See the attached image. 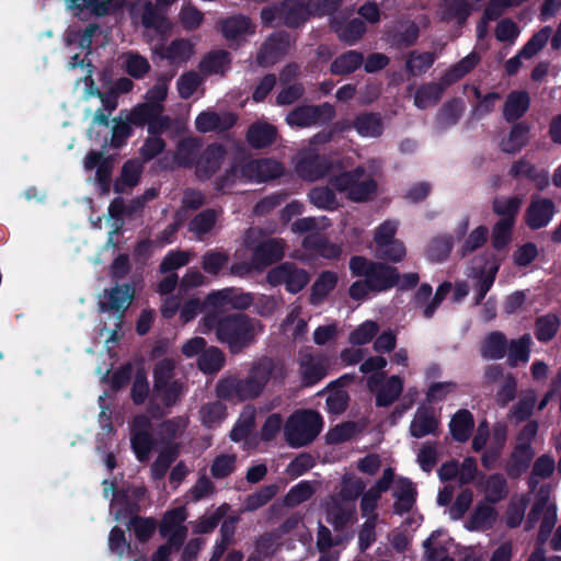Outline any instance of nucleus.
I'll list each match as a JSON object with an SVG mask.
<instances>
[{
    "mask_svg": "<svg viewBox=\"0 0 561 561\" xmlns=\"http://www.w3.org/2000/svg\"><path fill=\"white\" fill-rule=\"evenodd\" d=\"M535 457V450L528 443H516L507 465L510 477L517 478L524 473L530 466Z\"/></svg>",
    "mask_w": 561,
    "mask_h": 561,
    "instance_id": "23",
    "label": "nucleus"
},
{
    "mask_svg": "<svg viewBox=\"0 0 561 561\" xmlns=\"http://www.w3.org/2000/svg\"><path fill=\"white\" fill-rule=\"evenodd\" d=\"M403 391V380L397 376H390L376 393L375 403L378 408H388L393 404Z\"/></svg>",
    "mask_w": 561,
    "mask_h": 561,
    "instance_id": "35",
    "label": "nucleus"
},
{
    "mask_svg": "<svg viewBox=\"0 0 561 561\" xmlns=\"http://www.w3.org/2000/svg\"><path fill=\"white\" fill-rule=\"evenodd\" d=\"M179 456L178 446L164 447L150 466V472L153 480H162L170 466L176 460Z\"/></svg>",
    "mask_w": 561,
    "mask_h": 561,
    "instance_id": "47",
    "label": "nucleus"
},
{
    "mask_svg": "<svg viewBox=\"0 0 561 561\" xmlns=\"http://www.w3.org/2000/svg\"><path fill=\"white\" fill-rule=\"evenodd\" d=\"M331 25L339 39L347 45L356 44L366 33V24L358 18H354L345 24L333 20Z\"/></svg>",
    "mask_w": 561,
    "mask_h": 561,
    "instance_id": "29",
    "label": "nucleus"
},
{
    "mask_svg": "<svg viewBox=\"0 0 561 561\" xmlns=\"http://www.w3.org/2000/svg\"><path fill=\"white\" fill-rule=\"evenodd\" d=\"M454 248L451 234H437L431 239L425 251L426 259L433 263L445 262Z\"/></svg>",
    "mask_w": 561,
    "mask_h": 561,
    "instance_id": "33",
    "label": "nucleus"
},
{
    "mask_svg": "<svg viewBox=\"0 0 561 561\" xmlns=\"http://www.w3.org/2000/svg\"><path fill=\"white\" fill-rule=\"evenodd\" d=\"M436 54L433 51L410 53L405 61V70L410 76H421L425 73L435 62Z\"/></svg>",
    "mask_w": 561,
    "mask_h": 561,
    "instance_id": "50",
    "label": "nucleus"
},
{
    "mask_svg": "<svg viewBox=\"0 0 561 561\" xmlns=\"http://www.w3.org/2000/svg\"><path fill=\"white\" fill-rule=\"evenodd\" d=\"M260 18L263 26L284 25L299 28L310 19L307 0H280L262 8Z\"/></svg>",
    "mask_w": 561,
    "mask_h": 561,
    "instance_id": "5",
    "label": "nucleus"
},
{
    "mask_svg": "<svg viewBox=\"0 0 561 561\" xmlns=\"http://www.w3.org/2000/svg\"><path fill=\"white\" fill-rule=\"evenodd\" d=\"M128 526L133 529L136 539L141 543H146L154 535L158 523L153 517L134 515L130 517Z\"/></svg>",
    "mask_w": 561,
    "mask_h": 561,
    "instance_id": "51",
    "label": "nucleus"
},
{
    "mask_svg": "<svg viewBox=\"0 0 561 561\" xmlns=\"http://www.w3.org/2000/svg\"><path fill=\"white\" fill-rule=\"evenodd\" d=\"M444 15L446 20H456L458 24H465L471 14V4L468 0H443Z\"/></svg>",
    "mask_w": 561,
    "mask_h": 561,
    "instance_id": "63",
    "label": "nucleus"
},
{
    "mask_svg": "<svg viewBox=\"0 0 561 561\" xmlns=\"http://www.w3.org/2000/svg\"><path fill=\"white\" fill-rule=\"evenodd\" d=\"M226 363L224 352L217 346L206 348L197 358V366L204 374L213 375L218 373Z\"/></svg>",
    "mask_w": 561,
    "mask_h": 561,
    "instance_id": "43",
    "label": "nucleus"
},
{
    "mask_svg": "<svg viewBox=\"0 0 561 561\" xmlns=\"http://www.w3.org/2000/svg\"><path fill=\"white\" fill-rule=\"evenodd\" d=\"M240 180L262 183L284 174V165L273 159H250L239 162Z\"/></svg>",
    "mask_w": 561,
    "mask_h": 561,
    "instance_id": "11",
    "label": "nucleus"
},
{
    "mask_svg": "<svg viewBox=\"0 0 561 561\" xmlns=\"http://www.w3.org/2000/svg\"><path fill=\"white\" fill-rule=\"evenodd\" d=\"M202 322L205 329L215 331L217 341L226 345L232 355L248 350L255 343L257 333L263 331L261 321L244 312L209 313Z\"/></svg>",
    "mask_w": 561,
    "mask_h": 561,
    "instance_id": "2",
    "label": "nucleus"
},
{
    "mask_svg": "<svg viewBox=\"0 0 561 561\" xmlns=\"http://www.w3.org/2000/svg\"><path fill=\"white\" fill-rule=\"evenodd\" d=\"M232 61L231 54L225 49L209 51L199 62V70L206 75L224 76L230 68Z\"/></svg>",
    "mask_w": 561,
    "mask_h": 561,
    "instance_id": "25",
    "label": "nucleus"
},
{
    "mask_svg": "<svg viewBox=\"0 0 561 561\" xmlns=\"http://www.w3.org/2000/svg\"><path fill=\"white\" fill-rule=\"evenodd\" d=\"M193 47L187 39L176 38L160 53L161 58L175 61H187L192 55Z\"/></svg>",
    "mask_w": 561,
    "mask_h": 561,
    "instance_id": "54",
    "label": "nucleus"
},
{
    "mask_svg": "<svg viewBox=\"0 0 561 561\" xmlns=\"http://www.w3.org/2000/svg\"><path fill=\"white\" fill-rule=\"evenodd\" d=\"M186 519V511L184 507H175L167 511L159 524V534L162 538H167L171 531L185 527L183 523Z\"/></svg>",
    "mask_w": 561,
    "mask_h": 561,
    "instance_id": "57",
    "label": "nucleus"
},
{
    "mask_svg": "<svg viewBox=\"0 0 561 561\" xmlns=\"http://www.w3.org/2000/svg\"><path fill=\"white\" fill-rule=\"evenodd\" d=\"M209 299H213L215 304L224 306L230 305L233 309L245 310L252 302L253 297L248 293H237L232 288H226L219 291L211 293Z\"/></svg>",
    "mask_w": 561,
    "mask_h": 561,
    "instance_id": "34",
    "label": "nucleus"
},
{
    "mask_svg": "<svg viewBox=\"0 0 561 561\" xmlns=\"http://www.w3.org/2000/svg\"><path fill=\"white\" fill-rule=\"evenodd\" d=\"M301 382L305 387H312L327 376V368L321 360L312 355L305 356L300 362Z\"/></svg>",
    "mask_w": 561,
    "mask_h": 561,
    "instance_id": "36",
    "label": "nucleus"
},
{
    "mask_svg": "<svg viewBox=\"0 0 561 561\" xmlns=\"http://www.w3.org/2000/svg\"><path fill=\"white\" fill-rule=\"evenodd\" d=\"M445 91V85L438 82H430L421 85L414 95V104L419 108L436 105Z\"/></svg>",
    "mask_w": 561,
    "mask_h": 561,
    "instance_id": "45",
    "label": "nucleus"
},
{
    "mask_svg": "<svg viewBox=\"0 0 561 561\" xmlns=\"http://www.w3.org/2000/svg\"><path fill=\"white\" fill-rule=\"evenodd\" d=\"M354 513V510L345 508L340 503H334L327 508L325 519L335 531H342L352 522Z\"/></svg>",
    "mask_w": 561,
    "mask_h": 561,
    "instance_id": "61",
    "label": "nucleus"
},
{
    "mask_svg": "<svg viewBox=\"0 0 561 561\" xmlns=\"http://www.w3.org/2000/svg\"><path fill=\"white\" fill-rule=\"evenodd\" d=\"M473 428L474 420L469 410L460 409L451 416L449 431L456 442H467L470 438Z\"/></svg>",
    "mask_w": 561,
    "mask_h": 561,
    "instance_id": "28",
    "label": "nucleus"
},
{
    "mask_svg": "<svg viewBox=\"0 0 561 561\" xmlns=\"http://www.w3.org/2000/svg\"><path fill=\"white\" fill-rule=\"evenodd\" d=\"M530 96L525 90H515L507 94L503 105V117L507 123L518 122L529 110Z\"/></svg>",
    "mask_w": 561,
    "mask_h": 561,
    "instance_id": "20",
    "label": "nucleus"
},
{
    "mask_svg": "<svg viewBox=\"0 0 561 561\" xmlns=\"http://www.w3.org/2000/svg\"><path fill=\"white\" fill-rule=\"evenodd\" d=\"M217 27L224 38L238 44L244 42L248 36L253 35L256 31V25L252 20L241 13L218 20Z\"/></svg>",
    "mask_w": 561,
    "mask_h": 561,
    "instance_id": "14",
    "label": "nucleus"
},
{
    "mask_svg": "<svg viewBox=\"0 0 561 561\" xmlns=\"http://www.w3.org/2000/svg\"><path fill=\"white\" fill-rule=\"evenodd\" d=\"M104 298L105 300H100L99 302L100 310L102 312L113 311L117 314L116 328L112 331L110 337L111 341H116L118 339L117 330L121 329L125 312L135 298V288L130 283L116 284L110 290H104Z\"/></svg>",
    "mask_w": 561,
    "mask_h": 561,
    "instance_id": "7",
    "label": "nucleus"
},
{
    "mask_svg": "<svg viewBox=\"0 0 561 561\" xmlns=\"http://www.w3.org/2000/svg\"><path fill=\"white\" fill-rule=\"evenodd\" d=\"M374 254L380 262L397 264L403 261L407 255L404 243L397 239L375 245Z\"/></svg>",
    "mask_w": 561,
    "mask_h": 561,
    "instance_id": "38",
    "label": "nucleus"
},
{
    "mask_svg": "<svg viewBox=\"0 0 561 561\" xmlns=\"http://www.w3.org/2000/svg\"><path fill=\"white\" fill-rule=\"evenodd\" d=\"M334 116V106L324 102L319 105L296 106L287 114L285 121L290 127L307 128L313 125L328 124Z\"/></svg>",
    "mask_w": 561,
    "mask_h": 561,
    "instance_id": "9",
    "label": "nucleus"
},
{
    "mask_svg": "<svg viewBox=\"0 0 561 561\" xmlns=\"http://www.w3.org/2000/svg\"><path fill=\"white\" fill-rule=\"evenodd\" d=\"M266 280L273 287L284 285L289 294L295 295L309 284L310 274L294 262H283L267 272Z\"/></svg>",
    "mask_w": 561,
    "mask_h": 561,
    "instance_id": "8",
    "label": "nucleus"
},
{
    "mask_svg": "<svg viewBox=\"0 0 561 561\" xmlns=\"http://www.w3.org/2000/svg\"><path fill=\"white\" fill-rule=\"evenodd\" d=\"M144 171L142 164L136 159H129L122 165L121 174L113 184V190L117 194H123L126 188L135 187L141 179Z\"/></svg>",
    "mask_w": 561,
    "mask_h": 561,
    "instance_id": "24",
    "label": "nucleus"
},
{
    "mask_svg": "<svg viewBox=\"0 0 561 561\" xmlns=\"http://www.w3.org/2000/svg\"><path fill=\"white\" fill-rule=\"evenodd\" d=\"M550 505L549 491L541 488L537 492L536 500L527 514L525 530H531L537 525V523L542 519L546 510L549 508Z\"/></svg>",
    "mask_w": 561,
    "mask_h": 561,
    "instance_id": "53",
    "label": "nucleus"
},
{
    "mask_svg": "<svg viewBox=\"0 0 561 561\" xmlns=\"http://www.w3.org/2000/svg\"><path fill=\"white\" fill-rule=\"evenodd\" d=\"M277 484L263 485L255 492L245 496L243 501V511L255 512L271 502L278 493Z\"/></svg>",
    "mask_w": 561,
    "mask_h": 561,
    "instance_id": "44",
    "label": "nucleus"
},
{
    "mask_svg": "<svg viewBox=\"0 0 561 561\" xmlns=\"http://www.w3.org/2000/svg\"><path fill=\"white\" fill-rule=\"evenodd\" d=\"M507 481L502 473H492L485 482V501L496 504L507 495Z\"/></svg>",
    "mask_w": 561,
    "mask_h": 561,
    "instance_id": "52",
    "label": "nucleus"
},
{
    "mask_svg": "<svg viewBox=\"0 0 561 561\" xmlns=\"http://www.w3.org/2000/svg\"><path fill=\"white\" fill-rule=\"evenodd\" d=\"M551 33V26H543L538 32L534 33L527 43L518 50L519 56H523L524 59L533 58L546 46Z\"/></svg>",
    "mask_w": 561,
    "mask_h": 561,
    "instance_id": "56",
    "label": "nucleus"
},
{
    "mask_svg": "<svg viewBox=\"0 0 561 561\" xmlns=\"http://www.w3.org/2000/svg\"><path fill=\"white\" fill-rule=\"evenodd\" d=\"M353 128L362 137L377 138L383 131L381 115L375 112L359 113L353 119Z\"/></svg>",
    "mask_w": 561,
    "mask_h": 561,
    "instance_id": "27",
    "label": "nucleus"
},
{
    "mask_svg": "<svg viewBox=\"0 0 561 561\" xmlns=\"http://www.w3.org/2000/svg\"><path fill=\"white\" fill-rule=\"evenodd\" d=\"M350 271L354 277L367 278V284L373 293L388 291L400 280V273L396 266L380 261H371L362 255L351 257Z\"/></svg>",
    "mask_w": 561,
    "mask_h": 561,
    "instance_id": "3",
    "label": "nucleus"
},
{
    "mask_svg": "<svg viewBox=\"0 0 561 561\" xmlns=\"http://www.w3.org/2000/svg\"><path fill=\"white\" fill-rule=\"evenodd\" d=\"M277 138V128L268 123H253L248 128L245 139L253 149L271 147Z\"/></svg>",
    "mask_w": 561,
    "mask_h": 561,
    "instance_id": "22",
    "label": "nucleus"
},
{
    "mask_svg": "<svg viewBox=\"0 0 561 561\" xmlns=\"http://www.w3.org/2000/svg\"><path fill=\"white\" fill-rule=\"evenodd\" d=\"M151 420L145 414L134 416L130 425V447L139 462H147L156 448V439L151 433Z\"/></svg>",
    "mask_w": 561,
    "mask_h": 561,
    "instance_id": "10",
    "label": "nucleus"
},
{
    "mask_svg": "<svg viewBox=\"0 0 561 561\" xmlns=\"http://www.w3.org/2000/svg\"><path fill=\"white\" fill-rule=\"evenodd\" d=\"M217 221V211L213 208H207L198 213L188 224V230L196 236L202 237L209 233L215 227Z\"/></svg>",
    "mask_w": 561,
    "mask_h": 561,
    "instance_id": "59",
    "label": "nucleus"
},
{
    "mask_svg": "<svg viewBox=\"0 0 561 561\" xmlns=\"http://www.w3.org/2000/svg\"><path fill=\"white\" fill-rule=\"evenodd\" d=\"M220 400L207 402L201 407L199 417L205 427L215 428L227 417V407Z\"/></svg>",
    "mask_w": 561,
    "mask_h": 561,
    "instance_id": "39",
    "label": "nucleus"
},
{
    "mask_svg": "<svg viewBox=\"0 0 561 561\" xmlns=\"http://www.w3.org/2000/svg\"><path fill=\"white\" fill-rule=\"evenodd\" d=\"M522 203V198L517 195L495 197L492 203V210L501 217L500 220L515 224Z\"/></svg>",
    "mask_w": 561,
    "mask_h": 561,
    "instance_id": "42",
    "label": "nucleus"
},
{
    "mask_svg": "<svg viewBox=\"0 0 561 561\" xmlns=\"http://www.w3.org/2000/svg\"><path fill=\"white\" fill-rule=\"evenodd\" d=\"M366 173L363 165H357L350 171H343L329 176V184L340 193H346V197L355 203L369 201L377 192L378 184L375 179L362 180Z\"/></svg>",
    "mask_w": 561,
    "mask_h": 561,
    "instance_id": "6",
    "label": "nucleus"
},
{
    "mask_svg": "<svg viewBox=\"0 0 561 561\" xmlns=\"http://www.w3.org/2000/svg\"><path fill=\"white\" fill-rule=\"evenodd\" d=\"M163 111L164 106H156L144 102L133 107L126 116V119L131 124V126L142 127L148 125L150 118H152L154 114Z\"/></svg>",
    "mask_w": 561,
    "mask_h": 561,
    "instance_id": "64",
    "label": "nucleus"
},
{
    "mask_svg": "<svg viewBox=\"0 0 561 561\" xmlns=\"http://www.w3.org/2000/svg\"><path fill=\"white\" fill-rule=\"evenodd\" d=\"M439 421L433 408L419 407L410 423L409 433L414 438L437 435Z\"/></svg>",
    "mask_w": 561,
    "mask_h": 561,
    "instance_id": "19",
    "label": "nucleus"
},
{
    "mask_svg": "<svg viewBox=\"0 0 561 561\" xmlns=\"http://www.w3.org/2000/svg\"><path fill=\"white\" fill-rule=\"evenodd\" d=\"M302 247L328 260L339 259L342 253L339 244L332 243L319 234L306 236L302 240Z\"/></svg>",
    "mask_w": 561,
    "mask_h": 561,
    "instance_id": "32",
    "label": "nucleus"
},
{
    "mask_svg": "<svg viewBox=\"0 0 561 561\" xmlns=\"http://www.w3.org/2000/svg\"><path fill=\"white\" fill-rule=\"evenodd\" d=\"M323 427V419L314 410H299L294 412L285 423L284 435L287 444L293 448H300L311 444Z\"/></svg>",
    "mask_w": 561,
    "mask_h": 561,
    "instance_id": "4",
    "label": "nucleus"
},
{
    "mask_svg": "<svg viewBox=\"0 0 561 561\" xmlns=\"http://www.w3.org/2000/svg\"><path fill=\"white\" fill-rule=\"evenodd\" d=\"M496 518V511L489 504H479L472 512L468 528L471 530L491 528Z\"/></svg>",
    "mask_w": 561,
    "mask_h": 561,
    "instance_id": "55",
    "label": "nucleus"
},
{
    "mask_svg": "<svg viewBox=\"0 0 561 561\" xmlns=\"http://www.w3.org/2000/svg\"><path fill=\"white\" fill-rule=\"evenodd\" d=\"M316 490L310 481L304 480L295 484L286 493L285 505L287 507H296L312 497Z\"/></svg>",
    "mask_w": 561,
    "mask_h": 561,
    "instance_id": "62",
    "label": "nucleus"
},
{
    "mask_svg": "<svg viewBox=\"0 0 561 561\" xmlns=\"http://www.w3.org/2000/svg\"><path fill=\"white\" fill-rule=\"evenodd\" d=\"M530 126L526 122H515L508 137L501 141V150L505 153H516L528 142Z\"/></svg>",
    "mask_w": 561,
    "mask_h": 561,
    "instance_id": "31",
    "label": "nucleus"
},
{
    "mask_svg": "<svg viewBox=\"0 0 561 561\" xmlns=\"http://www.w3.org/2000/svg\"><path fill=\"white\" fill-rule=\"evenodd\" d=\"M331 161L322 154L309 151L301 156L296 163V172L306 181H317L329 174Z\"/></svg>",
    "mask_w": 561,
    "mask_h": 561,
    "instance_id": "16",
    "label": "nucleus"
},
{
    "mask_svg": "<svg viewBox=\"0 0 561 561\" xmlns=\"http://www.w3.org/2000/svg\"><path fill=\"white\" fill-rule=\"evenodd\" d=\"M84 168L88 171L96 169L95 182L100 194L107 195L111 192L114 157L104 156L103 151L90 150L84 157Z\"/></svg>",
    "mask_w": 561,
    "mask_h": 561,
    "instance_id": "13",
    "label": "nucleus"
},
{
    "mask_svg": "<svg viewBox=\"0 0 561 561\" xmlns=\"http://www.w3.org/2000/svg\"><path fill=\"white\" fill-rule=\"evenodd\" d=\"M337 276L334 272H322L311 287V301L323 300L336 286Z\"/></svg>",
    "mask_w": 561,
    "mask_h": 561,
    "instance_id": "58",
    "label": "nucleus"
},
{
    "mask_svg": "<svg viewBox=\"0 0 561 561\" xmlns=\"http://www.w3.org/2000/svg\"><path fill=\"white\" fill-rule=\"evenodd\" d=\"M175 362L165 357L158 360L153 367V390H160L174 379Z\"/></svg>",
    "mask_w": 561,
    "mask_h": 561,
    "instance_id": "60",
    "label": "nucleus"
},
{
    "mask_svg": "<svg viewBox=\"0 0 561 561\" xmlns=\"http://www.w3.org/2000/svg\"><path fill=\"white\" fill-rule=\"evenodd\" d=\"M364 64V54L358 50H346L339 55L330 65V73L333 76H348L358 70Z\"/></svg>",
    "mask_w": 561,
    "mask_h": 561,
    "instance_id": "26",
    "label": "nucleus"
},
{
    "mask_svg": "<svg viewBox=\"0 0 561 561\" xmlns=\"http://www.w3.org/2000/svg\"><path fill=\"white\" fill-rule=\"evenodd\" d=\"M284 375L283 364L272 357L262 356L252 362L245 377L229 375L216 383L218 399L231 402H244L259 398L272 378Z\"/></svg>",
    "mask_w": 561,
    "mask_h": 561,
    "instance_id": "1",
    "label": "nucleus"
},
{
    "mask_svg": "<svg viewBox=\"0 0 561 561\" xmlns=\"http://www.w3.org/2000/svg\"><path fill=\"white\" fill-rule=\"evenodd\" d=\"M508 342L504 333L491 332L481 346V356L485 359H502L507 353Z\"/></svg>",
    "mask_w": 561,
    "mask_h": 561,
    "instance_id": "37",
    "label": "nucleus"
},
{
    "mask_svg": "<svg viewBox=\"0 0 561 561\" xmlns=\"http://www.w3.org/2000/svg\"><path fill=\"white\" fill-rule=\"evenodd\" d=\"M290 34L276 31L270 34L261 44L255 61L260 67H270L278 62L289 50Z\"/></svg>",
    "mask_w": 561,
    "mask_h": 561,
    "instance_id": "12",
    "label": "nucleus"
},
{
    "mask_svg": "<svg viewBox=\"0 0 561 561\" xmlns=\"http://www.w3.org/2000/svg\"><path fill=\"white\" fill-rule=\"evenodd\" d=\"M420 37V27L413 21H398L388 26L383 39L394 49H405L416 44Z\"/></svg>",
    "mask_w": 561,
    "mask_h": 561,
    "instance_id": "15",
    "label": "nucleus"
},
{
    "mask_svg": "<svg viewBox=\"0 0 561 561\" xmlns=\"http://www.w3.org/2000/svg\"><path fill=\"white\" fill-rule=\"evenodd\" d=\"M225 154L226 149L222 145L218 142L208 145L196 161L197 178L209 180L220 169Z\"/></svg>",
    "mask_w": 561,
    "mask_h": 561,
    "instance_id": "18",
    "label": "nucleus"
},
{
    "mask_svg": "<svg viewBox=\"0 0 561 561\" xmlns=\"http://www.w3.org/2000/svg\"><path fill=\"white\" fill-rule=\"evenodd\" d=\"M531 337L528 333L508 343V365L516 367L519 362L527 363L530 356Z\"/></svg>",
    "mask_w": 561,
    "mask_h": 561,
    "instance_id": "48",
    "label": "nucleus"
},
{
    "mask_svg": "<svg viewBox=\"0 0 561 561\" xmlns=\"http://www.w3.org/2000/svg\"><path fill=\"white\" fill-rule=\"evenodd\" d=\"M67 3L73 15L82 20L81 15L85 10L96 18L110 15L112 10L111 0H67Z\"/></svg>",
    "mask_w": 561,
    "mask_h": 561,
    "instance_id": "30",
    "label": "nucleus"
},
{
    "mask_svg": "<svg viewBox=\"0 0 561 561\" xmlns=\"http://www.w3.org/2000/svg\"><path fill=\"white\" fill-rule=\"evenodd\" d=\"M141 23L146 28L154 30L157 33H167L171 25L161 9L156 8L152 2H147L144 7Z\"/></svg>",
    "mask_w": 561,
    "mask_h": 561,
    "instance_id": "40",
    "label": "nucleus"
},
{
    "mask_svg": "<svg viewBox=\"0 0 561 561\" xmlns=\"http://www.w3.org/2000/svg\"><path fill=\"white\" fill-rule=\"evenodd\" d=\"M283 257V244L275 239H270L256 245L252 253V263L257 268H264L280 261Z\"/></svg>",
    "mask_w": 561,
    "mask_h": 561,
    "instance_id": "21",
    "label": "nucleus"
},
{
    "mask_svg": "<svg viewBox=\"0 0 561 561\" xmlns=\"http://www.w3.org/2000/svg\"><path fill=\"white\" fill-rule=\"evenodd\" d=\"M201 142L197 138L187 137L179 141L175 152L176 162L184 167L191 168L196 164Z\"/></svg>",
    "mask_w": 561,
    "mask_h": 561,
    "instance_id": "41",
    "label": "nucleus"
},
{
    "mask_svg": "<svg viewBox=\"0 0 561 561\" xmlns=\"http://www.w3.org/2000/svg\"><path fill=\"white\" fill-rule=\"evenodd\" d=\"M556 214V204L546 197H533L525 211V222L531 230L549 225Z\"/></svg>",
    "mask_w": 561,
    "mask_h": 561,
    "instance_id": "17",
    "label": "nucleus"
},
{
    "mask_svg": "<svg viewBox=\"0 0 561 561\" xmlns=\"http://www.w3.org/2000/svg\"><path fill=\"white\" fill-rule=\"evenodd\" d=\"M309 201L319 209L333 211L340 206L336 195L329 186H316L308 193Z\"/></svg>",
    "mask_w": 561,
    "mask_h": 561,
    "instance_id": "49",
    "label": "nucleus"
},
{
    "mask_svg": "<svg viewBox=\"0 0 561 561\" xmlns=\"http://www.w3.org/2000/svg\"><path fill=\"white\" fill-rule=\"evenodd\" d=\"M560 328V319L554 313L540 316L535 321L534 334L541 343L551 341Z\"/></svg>",
    "mask_w": 561,
    "mask_h": 561,
    "instance_id": "46",
    "label": "nucleus"
}]
</instances>
